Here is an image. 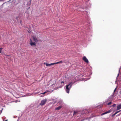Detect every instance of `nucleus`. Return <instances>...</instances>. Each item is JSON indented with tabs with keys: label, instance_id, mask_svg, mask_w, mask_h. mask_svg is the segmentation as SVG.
Wrapping results in <instances>:
<instances>
[{
	"label": "nucleus",
	"instance_id": "1",
	"mask_svg": "<svg viewBox=\"0 0 121 121\" xmlns=\"http://www.w3.org/2000/svg\"><path fill=\"white\" fill-rule=\"evenodd\" d=\"M73 85V83L71 82L68 85H67L66 86V92L69 93V91L71 87Z\"/></svg>",
	"mask_w": 121,
	"mask_h": 121
},
{
	"label": "nucleus",
	"instance_id": "2",
	"mask_svg": "<svg viewBox=\"0 0 121 121\" xmlns=\"http://www.w3.org/2000/svg\"><path fill=\"white\" fill-rule=\"evenodd\" d=\"M47 101V100L46 99L43 100L41 101L40 105L41 106L45 104Z\"/></svg>",
	"mask_w": 121,
	"mask_h": 121
},
{
	"label": "nucleus",
	"instance_id": "3",
	"mask_svg": "<svg viewBox=\"0 0 121 121\" xmlns=\"http://www.w3.org/2000/svg\"><path fill=\"white\" fill-rule=\"evenodd\" d=\"M83 60L87 63H89V61L85 56H83Z\"/></svg>",
	"mask_w": 121,
	"mask_h": 121
},
{
	"label": "nucleus",
	"instance_id": "4",
	"mask_svg": "<svg viewBox=\"0 0 121 121\" xmlns=\"http://www.w3.org/2000/svg\"><path fill=\"white\" fill-rule=\"evenodd\" d=\"M44 64L46 65L47 66H50L53 65L55 64L54 63H52L51 64H48L46 63H44Z\"/></svg>",
	"mask_w": 121,
	"mask_h": 121
},
{
	"label": "nucleus",
	"instance_id": "5",
	"mask_svg": "<svg viewBox=\"0 0 121 121\" xmlns=\"http://www.w3.org/2000/svg\"><path fill=\"white\" fill-rule=\"evenodd\" d=\"M30 44L31 46H36V43L35 42H32V40L31 39H30Z\"/></svg>",
	"mask_w": 121,
	"mask_h": 121
},
{
	"label": "nucleus",
	"instance_id": "6",
	"mask_svg": "<svg viewBox=\"0 0 121 121\" xmlns=\"http://www.w3.org/2000/svg\"><path fill=\"white\" fill-rule=\"evenodd\" d=\"M33 40L35 42L37 43L38 42V40L36 36H34L33 37Z\"/></svg>",
	"mask_w": 121,
	"mask_h": 121
},
{
	"label": "nucleus",
	"instance_id": "7",
	"mask_svg": "<svg viewBox=\"0 0 121 121\" xmlns=\"http://www.w3.org/2000/svg\"><path fill=\"white\" fill-rule=\"evenodd\" d=\"M111 110H109L108 111H107L105 112H104V113H102V114L101 115V116L103 115H104L105 114H106L109 113L110 112H111Z\"/></svg>",
	"mask_w": 121,
	"mask_h": 121
},
{
	"label": "nucleus",
	"instance_id": "8",
	"mask_svg": "<svg viewBox=\"0 0 121 121\" xmlns=\"http://www.w3.org/2000/svg\"><path fill=\"white\" fill-rule=\"evenodd\" d=\"M117 110H119L121 109V104L117 106Z\"/></svg>",
	"mask_w": 121,
	"mask_h": 121
},
{
	"label": "nucleus",
	"instance_id": "9",
	"mask_svg": "<svg viewBox=\"0 0 121 121\" xmlns=\"http://www.w3.org/2000/svg\"><path fill=\"white\" fill-rule=\"evenodd\" d=\"M62 106H60L55 109V110H59L62 108Z\"/></svg>",
	"mask_w": 121,
	"mask_h": 121
},
{
	"label": "nucleus",
	"instance_id": "10",
	"mask_svg": "<svg viewBox=\"0 0 121 121\" xmlns=\"http://www.w3.org/2000/svg\"><path fill=\"white\" fill-rule=\"evenodd\" d=\"M114 96V94H113L112 95L109 97V98L110 99H112L113 98Z\"/></svg>",
	"mask_w": 121,
	"mask_h": 121
},
{
	"label": "nucleus",
	"instance_id": "11",
	"mask_svg": "<svg viewBox=\"0 0 121 121\" xmlns=\"http://www.w3.org/2000/svg\"><path fill=\"white\" fill-rule=\"evenodd\" d=\"M62 62H63L62 61H60L59 62H56V63H55V64H59V63H62Z\"/></svg>",
	"mask_w": 121,
	"mask_h": 121
},
{
	"label": "nucleus",
	"instance_id": "12",
	"mask_svg": "<svg viewBox=\"0 0 121 121\" xmlns=\"http://www.w3.org/2000/svg\"><path fill=\"white\" fill-rule=\"evenodd\" d=\"M78 112L77 111H74V112L73 115H75L78 113Z\"/></svg>",
	"mask_w": 121,
	"mask_h": 121
},
{
	"label": "nucleus",
	"instance_id": "13",
	"mask_svg": "<svg viewBox=\"0 0 121 121\" xmlns=\"http://www.w3.org/2000/svg\"><path fill=\"white\" fill-rule=\"evenodd\" d=\"M112 104V102H109V103H108L107 104L108 105H110L111 104Z\"/></svg>",
	"mask_w": 121,
	"mask_h": 121
},
{
	"label": "nucleus",
	"instance_id": "14",
	"mask_svg": "<svg viewBox=\"0 0 121 121\" xmlns=\"http://www.w3.org/2000/svg\"><path fill=\"white\" fill-rule=\"evenodd\" d=\"M3 49L2 48H0V53H1L2 50Z\"/></svg>",
	"mask_w": 121,
	"mask_h": 121
},
{
	"label": "nucleus",
	"instance_id": "15",
	"mask_svg": "<svg viewBox=\"0 0 121 121\" xmlns=\"http://www.w3.org/2000/svg\"><path fill=\"white\" fill-rule=\"evenodd\" d=\"M116 88L114 90L113 93V94H114V93H115V92L116 91Z\"/></svg>",
	"mask_w": 121,
	"mask_h": 121
},
{
	"label": "nucleus",
	"instance_id": "16",
	"mask_svg": "<svg viewBox=\"0 0 121 121\" xmlns=\"http://www.w3.org/2000/svg\"><path fill=\"white\" fill-rule=\"evenodd\" d=\"M47 92V91H46V92H44L43 93H41L42 94H45Z\"/></svg>",
	"mask_w": 121,
	"mask_h": 121
},
{
	"label": "nucleus",
	"instance_id": "17",
	"mask_svg": "<svg viewBox=\"0 0 121 121\" xmlns=\"http://www.w3.org/2000/svg\"><path fill=\"white\" fill-rule=\"evenodd\" d=\"M116 106V104H114L112 105L113 107H115Z\"/></svg>",
	"mask_w": 121,
	"mask_h": 121
},
{
	"label": "nucleus",
	"instance_id": "18",
	"mask_svg": "<svg viewBox=\"0 0 121 121\" xmlns=\"http://www.w3.org/2000/svg\"><path fill=\"white\" fill-rule=\"evenodd\" d=\"M120 111H121V110H119V111H118L117 112H117V113H118L119 112H120Z\"/></svg>",
	"mask_w": 121,
	"mask_h": 121
},
{
	"label": "nucleus",
	"instance_id": "19",
	"mask_svg": "<svg viewBox=\"0 0 121 121\" xmlns=\"http://www.w3.org/2000/svg\"><path fill=\"white\" fill-rule=\"evenodd\" d=\"M64 83V82L63 81L61 82V84H62V83Z\"/></svg>",
	"mask_w": 121,
	"mask_h": 121
},
{
	"label": "nucleus",
	"instance_id": "20",
	"mask_svg": "<svg viewBox=\"0 0 121 121\" xmlns=\"http://www.w3.org/2000/svg\"><path fill=\"white\" fill-rule=\"evenodd\" d=\"M115 115H114V114H112V117H113Z\"/></svg>",
	"mask_w": 121,
	"mask_h": 121
},
{
	"label": "nucleus",
	"instance_id": "21",
	"mask_svg": "<svg viewBox=\"0 0 121 121\" xmlns=\"http://www.w3.org/2000/svg\"><path fill=\"white\" fill-rule=\"evenodd\" d=\"M117 114V112H115V113L114 114V115H116Z\"/></svg>",
	"mask_w": 121,
	"mask_h": 121
},
{
	"label": "nucleus",
	"instance_id": "22",
	"mask_svg": "<svg viewBox=\"0 0 121 121\" xmlns=\"http://www.w3.org/2000/svg\"><path fill=\"white\" fill-rule=\"evenodd\" d=\"M30 7L29 8V9H30Z\"/></svg>",
	"mask_w": 121,
	"mask_h": 121
},
{
	"label": "nucleus",
	"instance_id": "23",
	"mask_svg": "<svg viewBox=\"0 0 121 121\" xmlns=\"http://www.w3.org/2000/svg\"><path fill=\"white\" fill-rule=\"evenodd\" d=\"M64 85V84H63V86Z\"/></svg>",
	"mask_w": 121,
	"mask_h": 121
},
{
	"label": "nucleus",
	"instance_id": "24",
	"mask_svg": "<svg viewBox=\"0 0 121 121\" xmlns=\"http://www.w3.org/2000/svg\"><path fill=\"white\" fill-rule=\"evenodd\" d=\"M1 0H0V1H1Z\"/></svg>",
	"mask_w": 121,
	"mask_h": 121
}]
</instances>
